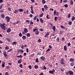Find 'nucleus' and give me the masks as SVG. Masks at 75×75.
Wrapping results in <instances>:
<instances>
[{"mask_svg":"<svg viewBox=\"0 0 75 75\" xmlns=\"http://www.w3.org/2000/svg\"><path fill=\"white\" fill-rule=\"evenodd\" d=\"M5 25L6 24L4 23L3 24H2L1 23H0V26L3 30H6V26H5Z\"/></svg>","mask_w":75,"mask_h":75,"instance_id":"nucleus-1","label":"nucleus"},{"mask_svg":"<svg viewBox=\"0 0 75 75\" xmlns=\"http://www.w3.org/2000/svg\"><path fill=\"white\" fill-rule=\"evenodd\" d=\"M33 32H35V34H36V35H38L39 34V32L38 30V29L37 28L33 29Z\"/></svg>","mask_w":75,"mask_h":75,"instance_id":"nucleus-2","label":"nucleus"},{"mask_svg":"<svg viewBox=\"0 0 75 75\" xmlns=\"http://www.w3.org/2000/svg\"><path fill=\"white\" fill-rule=\"evenodd\" d=\"M28 33V29L26 28L23 29V31H22L23 34H26Z\"/></svg>","mask_w":75,"mask_h":75,"instance_id":"nucleus-3","label":"nucleus"},{"mask_svg":"<svg viewBox=\"0 0 75 75\" xmlns=\"http://www.w3.org/2000/svg\"><path fill=\"white\" fill-rule=\"evenodd\" d=\"M60 63L61 64H62V65H64L65 63H64V59L63 58H61L59 59Z\"/></svg>","mask_w":75,"mask_h":75,"instance_id":"nucleus-4","label":"nucleus"},{"mask_svg":"<svg viewBox=\"0 0 75 75\" xmlns=\"http://www.w3.org/2000/svg\"><path fill=\"white\" fill-rule=\"evenodd\" d=\"M5 19L7 21V22L8 23V22H10V18L8 16L6 17H5Z\"/></svg>","mask_w":75,"mask_h":75,"instance_id":"nucleus-5","label":"nucleus"},{"mask_svg":"<svg viewBox=\"0 0 75 75\" xmlns=\"http://www.w3.org/2000/svg\"><path fill=\"white\" fill-rule=\"evenodd\" d=\"M52 71H49V73L50 74H54V72H55V70L53 69L52 70Z\"/></svg>","mask_w":75,"mask_h":75,"instance_id":"nucleus-6","label":"nucleus"},{"mask_svg":"<svg viewBox=\"0 0 75 75\" xmlns=\"http://www.w3.org/2000/svg\"><path fill=\"white\" fill-rule=\"evenodd\" d=\"M49 35H50V33L49 32H47L45 35L44 38H46V37H48Z\"/></svg>","mask_w":75,"mask_h":75,"instance_id":"nucleus-7","label":"nucleus"},{"mask_svg":"<svg viewBox=\"0 0 75 75\" xmlns=\"http://www.w3.org/2000/svg\"><path fill=\"white\" fill-rule=\"evenodd\" d=\"M68 73L70 75H73L74 74V73L71 71H69Z\"/></svg>","mask_w":75,"mask_h":75,"instance_id":"nucleus-8","label":"nucleus"},{"mask_svg":"<svg viewBox=\"0 0 75 75\" xmlns=\"http://www.w3.org/2000/svg\"><path fill=\"white\" fill-rule=\"evenodd\" d=\"M44 8L45 10H48V7L47 6V5H45L44 6Z\"/></svg>","mask_w":75,"mask_h":75,"instance_id":"nucleus-9","label":"nucleus"},{"mask_svg":"<svg viewBox=\"0 0 75 75\" xmlns=\"http://www.w3.org/2000/svg\"><path fill=\"white\" fill-rule=\"evenodd\" d=\"M1 18H2L3 19H4V18H5V16H4V15L3 14H1Z\"/></svg>","mask_w":75,"mask_h":75,"instance_id":"nucleus-10","label":"nucleus"},{"mask_svg":"<svg viewBox=\"0 0 75 75\" xmlns=\"http://www.w3.org/2000/svg\"><path fill=\"white\" fill-rule=\"evenodd\" d=\"M18 52H21L22 53H23L24 52V51L22 49H20L18 50Z\"/></svg>","mask_w":75,"mask_h":75,"instance_id":"nucleus-11","label":"nucleus"},{"mask_svg":"<svg viewBox=\"0 0 75 75\" xmlns=\"http://www.w3.org/2000/svg\"><path fill=\"white\" fill-rule=\"evenodd\" d=\"M39 20L41 23H44V21H43V19H42V18H40Z\"/></svg>","mask_w":75,"mask_h":75,"instance_id":"nucleus-12","label":"nucleus"},{"mask_svg":"<svg viewBox=\"0 0 75 75\" xmlns=\"http://www.w3.org/2000/svg\"><path fill=\"white\" fill-rule=\"evenodd\" d=\"M11 31V29L10 28H8L7 29V30L6 31L7 33H9Z\"/></svg>","mask_w":75,"mask_h":75,"instance_id":"nucleus-13","label":"nucleus"},{"mask_svg":"<svg viewBox=\"0 0 75 75\" xmlns=\"http://www.w3.org/2000/svg\"><path fill=\"white\" fill-rule=\"evenodd\" d=\"M2 67L3 68H4V67H5V65H4L6 63H5V62H3L2 63Z\"/></svg>","mask_w":75,"mask_h":75,"instance_id":"nucleus-14","label":"nucleus"},{"mask_svg":"<svg viewBox=\"0 0 75 75\" xmlns=\"http://www.w3.org/2000/svg\"><path fill=\"white\" fill-rule=\"evenodd\" d=\"M40 59H42V60L43 61H44V59H45V57H44L42 56L40 57Z\"/></svg>","mask_w":75,"mask_h":75,"instance_id":"nucleus-15","label":"nucleus"},{"mask_svg":"<svg viewBox=\"0 0 75 75\" xmlns=\"http://www.w3.org/2000/svg\"><path fill=\"white\" fill-rule=\"evenodd\" d=\"M21 62H22V60L21 59H20L18 61V64H21Z\"/></svg>","mask_w":75,"mask_h":75,"instance_id":"nucleus-16","label":"nucleus"},{"mask_svg":"<svg viewBox=\"0 0 75 75\" xmlns=\"http://www.w3.org/2000/svg\"><path fill=\"white\" fill-rule=\"evenodd\" d=\"M67 46H64V51H67Z\"/></svg>","mask_w":75,"mask_h":75,"instance_id":"nucleus-17","label":"nucleus"},{"mask_svg":"<svg viewBox=\"0 0 75 75\" xmlns=\"http://www.w3.org/2000/svg\"><path fill=\"white\" fill-rule=\"evenodd\" d=\"M22 38L23 40H25V39H26L27 38V37H26V36H23L22 37Z\"/></svg>","mask_w":75,"mask_h":75,"instance_id":"nucleus-18","label":"nucleus"},{"mask_svg":"<svg viewBox=\"0 0 75 75\" xmlns=\"http://www.w3.org/2000/svg\"><path fill=\"white\" fill-rule=\"evenodd\" d=\"M18 10L20 12H23L24 11V10L22 8L19 9Z\"/></svg>","mask_w":75,"mask_h":75,"instance_id":"nucleus-19","label":"nucleus"},{"mask_svg":"<svg viewBox=\"0 0 75 75\" xmlns=\"http://www.w3.org/2000/svg\"><path fill=\"white\" fill-rule=\"evenodd\" d=\"M12 44L13 45H15L17 44V42H14L12 43Z\"/></svg>","mask_w":75,"mask_h":75,"instance_id":"nucleus-20","label":"nucleus"},{"mask_svg":"<svg viewBox=\"0 0 75 75\" xmlns=\"http://www.w3.org/2000/svg\"><path fill=\"white\" fill-rule=\"evenodd\" d=\"M26 36L28 37H30V33H27L26 34Z\"/></svg>","mask_w":75,"mask_h":75,"instance_id":"nucleus-21","label":"nucleus"},{"mask_svg":"<svg viewBox=\"0 0 75 75\" xmlns=\"http://www.w3.org/2000/svg\"><path fill=\"white\" fill-rule=\"evenodd\" d=\"M70 61L72 62H74V59L71 58L70 59Z\"/></svg>","mask_w":75,"mask_h":75,"instance_id":"nucleus-22","label":"nucleus"},{"mask_svg":"<svg viewBox=\"0 0 75 75\" xmlns=\"http://www.w3.org/2000/svg\"><path fill=\"white\" fill-rule=\"evenodd\" d=\"M4 57H7V54H6V52H4Z\"/></svg>","mask_w":75,"mask_h":75,"instance_id":"nucleus-23","label":"nucleus"},{"mask_svg":"<svg viewBox=\"0 0 75 75\" xmlns=\"http://www.w3.org/2000/svg\"><path fill=\"white\" fill-rule=\"evenodd\" d=\"M55 26H53L52 27V30H53V31H55Z\"/></svg>","mask_w":75,"mask_h":75,"instance_id":"nucleus-24","label":"nucleus"},{"mask_svg":"<svg viewBox=\"0 0 75 75\" xmlns=\"http://www.w3.org/2000/svg\"><path fill=\"white\" fill-rule=\"evenodd\" d=\"M6 40L8 41V42H10V39H9L8 38H6Z\"/></svg>","mask_w":75,"mask_h":75,"instance_id":"nucleus-25","label":"nucleus"},{"mask_svg":"<svg viewBox=\"0 0 75 75\" xmlns=\"http://www.w3.org/2000/svg\"><path fill=\"white\" fill-rule=\"evenodd\" d=\"M9 47L8 46H6L5 47V50H9Z\"/></svg>","mask_w":75,"mask_h":75,"instance_id":"nucleus-26","label":"nucleus"},{"mask_svg":"<svg viewBox=\"0 0 75 75\" xmlns=\"http://www.w3.org/2000/svg\"><path fill=\"white\" fill-rule=\"evenodd\" d=\"M17 58H22L23 56L21 55H20L19 56H16Z\"/></svg>","mask_w":75,"mask_h":75,"instance_id":"nucleus-27","label":"nucleus"},{"mask_svg":"<svg viewBox=\"0 0 75 75\" xmlns=\"http://www.w3.org/2000/svg\"><path fill=\"white\" fill-rule=\"evenodd\" d=\"M4 5L3 4H2L0 6V10H1V9L3 8V6Z\"/></svg>","mask_w":75,"mask_h":75,"instance_id":"nucleus-28","label":"nucleus"},{"mask_svg":"<svg viewBox=\"0 0 75 75\" xmlns=\"http://www.w3.org/2000/svg\"><path fill=\"white\" fill-rule=\"evenodd\" d=\"M50 51V49L48 48V49H47V50L46 51V53H47V52H49V51Z\"/></svg>","mask_w":75,"mask_h":75,"instance_id":"nucleus-29","label":"nucleus"},{"mask_svg":"<svg viewBox=\"0 0 75 75\" xmlns=\"http://www.w3.org/2000/svg\"><path fill=\"white\" fill-rule=\"evenodd\" d=\"M69 25H72V22L71 21H69Z\"/></svg>","mask_w":75,"mask_h":75,"instance_id":"nucleus-30","label":"nucleus"},{"mask_svg":"<svg viewBox=\"0 0 75 75\" xmlns=\"http://www.w3.org/2000/svg\"><path fill=\"white\" fill-rule=\"evenodd\" d=\"M70 2H71V5H73L74 3L73 2V1H72V0H70Z\"/></svg>","mask_w":75,"mask_h":75,"instance_id":"nucleus-31","label":"nucleus"},{"mask_svg":"<svg viewBox=\"0 0 75 75\" xmlns=\"http://www.w3.org/2000/svg\"><path fill=\"white\" fill-rule=\"evenodd\" d=\"M75 19V17L74 16H73L71 19V20L72 21H74Z\"/></svg>","mask_w":75,"mask_h":75,"instance_id":"nucleus-32","label":"nucleus"},{"mask_svg":"<svg viewBox=\"0 0 75 75\" xmlns=\"http://www.w3.org/2000/svg\"><path fill=\"white\" fill-rule=\"evenodd\" d=\"M44 15V13H42L39 16L40 17H42V16H43V15Z\"/></svg>","mask_w":75,"mask_h":75,"instance_id":"nucleus-33","label":"nucleus"},{"mask_svg":"<svg viewBox=\"0 0 75 75\" xmlns=\"http://www.w3.org/2000/svg\"><path fill=\"white\" fill-rule=\"evenodd\" d=\"M8 11H11V8L9 7L8 8Z\"/></svg>","mask_w":75,"mask_h":75,"instance_id":"nucleus-34","label":"nucleus"},{"mask_svg":"<svg viewBox=\"0 0 75 75\" xmlns=\"http://www.w3.org/2000/svg\"><path fill=\"white\" fill-rule=\"evenodd\" d=\"M13 51V49H11L9 50H8L7 51L8 52H11V51Z\"/></svg>","mask_w":75,"mask_h":75,"instance_id":"nucleus-35","label":"nucleus"},{"mask_svg":"<svg viewBox=\"0 0 75 75\" xmlns=\"http://www.w3.org/2000/svg\"><path fill=\"white\" fill-rule=\"evenodd\" d=\"M34 68L35 69H37V68H38V66L35 65L34 66Z\"/></svg>","mask_w":75,"mask_h":75,"instance_id":"nucleus-36","label":"nucleus"},{"mask_svg":"<svg viewBox=\"0 0 75 75\" xmlns=\"http://www.w3.org/2000/svg\"><path fill=\"white\" fill-rule=\"evenodd\" d=\"M18 11L17 10H15L14 11V13L15 14H16V13H18Z\"/></svg>","mask_w":75,"mask_h":75,"instance_id":"nucleus-37","label":"nucleus"},{"mask_svg":"<svg viewBox=\"0 0 75 75\" xmlns=\"http://www.w3.org/2000/svg\"><path fill=\"white\" fill-rule=\"evenodd\" d=\"M61 28H63V29H65V28H66L64 26H63V25H61Z\"/></svg>","mask_w":75,"mask_h":75,"instance_id":"nucleus-38","label":"nucleus"},{"mask_svg":"<svg viewBox=\"0 0 75 75\" xmlns=\"http://www.w3.org/2000/svg\"><path fill=\"white\" fill-rule=\"evenodd\" d=\"M64 6L66 8H67L68 7V5H67V4H65L64 5Z\"/></svg>","mask_w":75,"mask_h":75,"instance_id":"nucleus-39","label":"nucleus"},{"mask_svg":"<svg viewBox=\"0 0 75 75\" xmlns=\"http://www.w3.org/2000/svg\"><path fill=\"white\" fill-rule=\"evenodd\" d=\"M42 69L43 70H44V69H46L47 68H46L45 66H44Z\"/></svg>","mask_w":75,"mask_h":75,"instance_id":"nucleus-40","label":"nucleus"},{"mask_svg":"<svg viewBox=\"0 0 75 75\" xmlns=\"http://www.w3.org/2000/svg\"><path fill=\"white\" fill-rule=\"evenodd\" d=\"M34 20H37V16H35L34 18Z\"/></svg>","mask_w":75,"mask_h":75,"instance_id":"nucleus-41","label":"nucleus"},{"mask_svg":"<svg viewBox=\"0 0 75 75\" xmlns=\"http://www.w3.org/2000/svg\"><path fill=\"white\" fill-rule=\"evenodd\" d=\"M49 16V15L47 14L46 16V18H47V19H50V18L48 17Z\"/></svg>","mask_w":75,"mask_h":75,"instance_id":"nucleus-42","label":"nucleus"},{"mask_svg":"<svg viewBox=\"0 0 75 75\" xmlns=\"http://www.w3.org/2000/svg\"><path fill=\"white\" fill-rule=\"evenodd\" d=\"M57 40V42H59V38H58L56 40Z\"/></svg>","mask_w":75,"mask_h":75,"instance_id":"nucleus-43","label":"nucleus"},{"mask_svg":"<svg viewBox=\"0 0 75 75\" xmlns=\"http://www.w3.org/2000/svg\"><path fill=\"white\" fill-rule=\"evenodd\" d=\"M19 67L20 68H23V65L22 64H20Z\"/></svg>","mask_w":75,"mask_h":75,"instance_id":"nucleus-44","label":"nucleus"},{"mask_svg":"<svg viewBox=\"0 0 75 75\" xmlns=\"http://www.w3.org/2000/svg\"><path fill=\"white\" fill-rule=\"evenodd\" d=\"M74 62H73L71 63V66H74Z\"/></svg>","mask_w":75,"mask_h":75,"instance_id":"nucleus-45","label":"nucleus"},{"mask_svg":"<svg viewBox=\"0 0 75 75\" xmlns=\"http://www.w3.org/2000/svg\"><path fill=\"white\" fill-rule=\"evenodd\" d=\"M42 2L43 4H45V1L44 0H42Z\"/></svg>","mask_w":75,"mask_h":75,"instance_id":"nucleus-46","label":"nucleus"},{"mask_svg":"<svg viewBox=\"0 0 75 75\" xmlns=\"http://www.w3.org/2000/svg\"><path fill=\"white\" fill-rule=\"evenodd\" d=\"M33 22L32 21H31L30 22V24L31 25H33Z\"/></svg>","mask_w":75,"mask_h":75,"instance_id":"nucleus-47","label":"nucleus"},{"mask_svg":"<svg viewBox=\"0 0 75 75\" xmlns=\"http://www.w3.org/2000/svg\"><path fill=\"white\" fill-rule=\"evenodd\" d=\"M57 18H58V17H56L54 18V20L56 21H57Z\"/></svg>","mask_w":75,"mask_h":75,"instance_id":"nucleus-48","label":"nucleus"},{"mask_svg":"<svg viewBox=\"0 0 75 75\" xmlns=\"http://www.w3.org/2000/svg\"><path fill=\"white\" fill-rule=\"evenodd\" d=\"M35 61L36 62L38 63V59H36L35 60Z\"/></svg>","mask_w":75,"mask_h":75,"instance_id":"nucleus-49","label":"nucleus"},{"mask_svg":"<svg viewBox=\"0 0 75 75\" xmlns=\"http://www.w3.org/2000/svg\"><path fill=\"white\" fill-rule=\"evenodd\" d=\"M19 35V37H22V34H21V33H20Z\"/></svg>","mask_w":75,"mask_h":75,"instance_id":"nucleus-50","label":"nucleus"},{"mask_svg":"<svg viewBox=\"0 0 75 75\" xmlns=\"http://www.w3.org/2000/svg\"><path fill=\"white\" fill-rule=\"evenodd\" d=\"M56 10H54V15L55 16L56 14Z\"/></svg>","mask_w":75,"mask_h":75,"instance_id":"nucleus-51","label":"nucleus"},{"mask_svg":"<svg viewBox=\"0 0 75 75\" xmlns=\"http://www.w3.org/2000/svg\"><path fill=\"white\" fill-rule=\"evenodd\" d=\"M62 41H65V38H62Z\"/></svg>","mask_w":75,"mask_h":75,"instance_id":"nucleus-52","label":"nucleus"},{"mask_svg":"<svg viewBox=\"0 0 75 75\" xmlns=\"http://www.w3.org/2000/svg\"><path fill=\"white\" fill-rule=\"evenodd\" d=\"M70 17H71V14H69L68 15V18H70Z\"/></svg>","mask_w":75,"mask_h":75,"instance_id":"nucleus-53","label":"nucleus"},{"mask_svg":"<svg viewBox=\"0 0 75 75\" xmlns=\"http://www.w3.org/2000/svg\"><path fill=\"white\" fill-rule=\"evenodd\" d=\"M50 10H51V11H54V9H53V8H50Z\"/></svg>","mask_w":75,"mask_h":75,"instance_id":"nucleus-54","label":"nucleus"},{"mask_svg":"<svg viewBox=\"0 0 75 75\" xmlns=\"http://www.w3.org/2000/svg\"><path fill=\"white\" fill-rule=\"evenodd\" d=\"M64 3H67L68 2V1L67 0H64L63 1Z\"/></svg>","mask_w":75,"mask_h":75,"instance_id":"nucleus-55","label":"nucleus"},{"mask_svg":"<svg viewBox=\"0 0 75 75\" xmlns=\"http://www.w3.org/2000/svg\"><path fill=\"white\" fill-rule=\"evenodd\" d=\"M56 16H59V14L58 13V12H56Z\"/></svg>","mask_w":75,"mask_h":75,"instance_id":"nucleus-56","label":"nucleus"},{"mask_svg":"<svg viewBox=\"0 0 75 75\" xmlns=\"http://www.w3.org/2000/svg\"><path fill=\"white\" fill-rule=\"evenodd\" d=\"M26 50L27 52V53H28V52L29 51H28V48H27Z\"/></svg>","mask_w":75,"mask_h":75,"instance_id":"nucleus-57","label":"nucleus"},{"mask_svg":"<svg viewBox=\"0 0 75 75\" xmlns=\"http://www.w3.org/2000/svg\"><path fill=\"white\" fill-rule=\"evenodd\" d=\"M29 69H31L32 68V67H31V66H29Z\"/></svg>","mask_w":75,"mask_h":75,"instance_id":"nucleus-58","label":"nucleus"},{"mask_svg":"<svg viewBox=\"0 0 75 75\" xmlns=\"http://www.w3.org/2000/svg\"><path fill=\"white\" fill-rule=\"evenodd\" d=\"M38 42H41V39H39L38 40Z\"/></svg>","mask_w":75,"mask_h":75,"instance_id":"nucleus-59","label":"nucleus"},{"mask_svg":"<svg viewBox=\"0 0 75 75\" xmlns=\"http://www.w3.org/2000/svg\"><path fill=\"white\" fill-rule=\"evenodd\" d=\"M31 12L32 14H34V11H33V10H31Z\"/></svg>","mask_w":75,"mask_h":75,"instance_id":"nucleus-60","label":"nucleus"},{"mask_svg":"<svg viewBox=\"0 0 75 75\" xmlns=\"http://www.w3.org/2000/svg\"><path fill=\"white\" fill-rule=\"evenodd\" d=\"M2 2H3V0H0V3H2Z\"/></svg>","mask_w":75,"mask_h":75,"instance_id":"nucleus-61","label":"nucleus"},{"mask_svg":"<svg viewBox=\"0 0 75 75\" xmlns=\"http://www.w3.org/2000/svg\"><path fill=\"white\" fill-rule=\"evenodd\" d=\"M67 45L68 46H70L71 45V43H67Z\"/></svg>","mask_w":75,"mask_h":75,"instance_id":"nucleus-62","label":"nucleus"},{"mask_svg":"<svg viewBox=\"0 0 75 75\" xmlns=\"http://www.w3.org/2000/svg\"><path fill=\"white\" fill-rule=\"evenodd\" d=\"M43 75L44 74H43V73L42 72H41L40 74H39V75Z\"/></svg>","mask_w":75,"mask_h":75,"instance_id":"nucleus-63","label":"nucleus"},{"mask_svg":"<svg viewBox=\"0 0 75 75\" xmlns=\"http://www.w3.org/2000/svg\"><path fill=\"white\" fill-rule=\"evenodd\" d=\"M5 75H8V72H6L5 73Z\"/></svg>","mask_w":75,"mask_h":75,"instance_id":"nucleus-64","label":"nucleus"}]
</instances>
